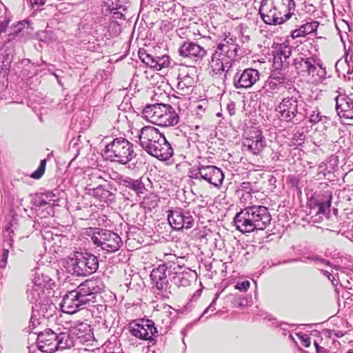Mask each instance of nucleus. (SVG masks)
Listing matches in <instances>:
<instances>
[{"label":"nucleus","instance_id":"obj_58","mask_svg":"<svg viewBox=\"0 0 353 353\" xmlns=\"http://www.w3.org/2000/svg\"><path fill=\"white\" fill-rule=\"evenodd\" d=\"M299 261V259H291V260L288 261V262H294V261Z\"/></svg>","mask_w":353,"mask_h":353},{"label":"nucleus","instance_id":"obj_5","mask_svg":"<svg viewBox=\"0 0 353 353\" xmlns=\"http://www.w3.org/2000/svg\"><path fill=\"white\" fill-rule=\"evenodd\" d=\"M66 271L76 276H86L95 272L99 268L97 257L88 252L71 253L65 262Z\"/></svg>","mask_w":353,"mask_h":353},{"label":"nucleus","instance_id":"obj_55","mask_svg":"<svg viewBox=\"0 0 353 353\" xmlns=\"http://www.w3.org/2000/svg\"><path fill=\"white\" fill-rule=\"evenodd\" d=\"M314 347H315V349H316V352H317L318 350H320V348L321 347V346H320L317 342H314Z\"/></svg>","mask_w":353,"mask_h":353},{"label":"nucleus","instance_id":"obj_24","mask_svg":"<svg viewBox=\"0 0 353 353\" xmlns=\"http://www.w3.org/2000/svg\"><path fill=\"white\" fill-rule=\"evenodd\" d=\"M326 69L323 65L322 61L315 57L309 68V70L306 76L309 77V81L312 83H321L326 78Z\"/></svg>","mask_w":353,"mask_h":353},{"label":"nucleus","instance_id":"obj_62","mask_svg":"<svg viewBox=\"0 0 353 353\" xmlns=\"http://www.w3.org/2000/svg\"><path fill=\"white\" fill-rule=\"evenodd\" d=\"M283 325H285V323H281V324H280V326H282Z\"/></svg>","mask_w":353,"mask_h":353},{"label":"nucleus","instance_id":"obj_1","mask_svg":"<svg viewBox=\"0 0 353 353\" xmlns=\"http://www.w3.org/2000/svg\"><path fill=\"white\" fill-rule=\"evenodd\" d=\"M271 220L272 216L268 208L253 205L238 212L234 216V224L237 230L245 234L265 230Z\"/></svg>","mask_w":353,"mask_h":353},{"label":"nucleus","instance_id":"obj_2","mask_svg":"<svg viewBox=\"0 0 353 353\" xmlns=\"http://www.w3.org/2000/svg\"><path fill=\"white\" fill-rule=\"evenodd\" d=\"M139 144L149 154L161 161L172 157L174 151L165 136L154 127L145 126L139 134Z\"/></svg>","mask_w":353,"mask_h":353},{"label":"nucleus","instance_id":"obj_48","mask_svg":"<svg viewBox=\"0 0 353 353\" xmlns=\"http://www.w3.org/2000/svg\"><path fill=\"white\" fill-rule=\"evenodd\" d=\"M250 285V283L249 281H243L241 282H238L235 285V288L240 291H246Z\"/></svg>","mask_w":353,"mask_h":353},{"label":"nucleus","instance_id":"obj_43","mask_svg":"<svg viewBox=\"0 0 353 353\" xmlns=\"http://www.w3.org/2000/svg\"><path fill=\"white\" fill-rule=\"evenodd\" d=\"M305 135L303 130L296 131L293 135V140L296 143V144L300 145L301 142L305 140Z\"/></svg>","mask_w":353,"mask_h":353},{"label":"nucleus","instance_id":"obj_46","mask_svg":"<svg viewBox=\"0 0 353 353\" xmlns=\"http://www.w3.org/2000/svg\"><path fill=\"white\" fill-rule=\"evenodd\" d=\"M350 50L346 51L345 54V61L348 66V70L347 72V74H352L353 72V68H350V62L352 63V55H350Z\"/></svg>","mask_w":353,"mask_h":353},{"label":"nucleus","instance_id":"obj_56","mask_svg":"<svg viewBox=\"0 0 353 353\" xmlns=\"http://www.w3.org/2000/svg\"><path fill=\"white\" fill-rule=\"evenodd\" d=\"M53 75H54V76L56 77V79H57L59 84L61 85L62 83H61V81L59 79V77H58V75H57V74H54V73L53 74Z\"/></svg>","mask_w":353,"mask_h":353},{"label":"nucleus","instance_id":"obj_47","mask_svg":"<svg viewBox=\"0 0 353 353\" xmlns=\"http://www.w3.org/2000/svg\"><path fill=\"white\" fill-rule=\"evenodd\" d=\"M281 80H283V79H281L279 77L278 78H271L267 83V85L270 88L271 90H275L277 86V81L279 83H282L283 81H281Z\"/></svg>","mask_w":353,"mask_h":353},{"label":"nucleus","instance_id":"obj_44","mask_svg":"<svg viewBox=\"0 0 353 353\" xmlns=\"http://www.w3.org/2000/svg\"><path fill=\"white\" fill-rule=\"evenodd\" d=\"M219 293H216L214 296V298L213 299L212 303H210V305L204 310V312H203L202 314V316H205V314H207L208 313L209 311L213 312L214 311H215L216 310V307H215V303H216V301H217V299H219Z\"/></svg>","mask_w":353,"mask_h":353},{"label":"nucleus","instance_id":"obj_25","mask_svg":"<svg viewBox=\"0 0 353 353\" xmlns=\"http://www.w3.org/2000/svg\"><path fill=\"white\" fill-rule=\"evenodd\" d=\"M60 306L61 310L67 314H74L84 307L72 290L63 296Z\"/></svg>","mask_w":353,"mask_h":353},{"label":"nucleus","instance_id":"obj_22","mask_svg":"<svg viewBox=\"0 0 353 353\" xmlns=\"http://www.w3.org/2000/svg\"><path fill=\"white\" fill-rule=\"evenodd\" d=\"M292 50V47L285 43H283L279 46L273 58V66L276 70L288 67Z\"/></svg>","mask_w":353,"mask_h":353},{"label":"nucleus","instance_id":"obj_51","mask_svg":"<svg viewBox=\"0 0 353 353\" xmlns=\"http://www.w3.org/2000/svg\"><path fill=\"white\" fill-rule=\"evenodd\" d=\"M46 0H30L32 6H42L45 3Z\"/></svg>","mask_w":353,"mask_h":353},{"label":"nucleus","instance_id":"obj_53","mask_svg":"<svg viewBox=\"0 0 353 353\" xmlns=\"http://www.w3.org/2000/svg\"><path fill=\"white\" fill-rule=\"evenodd\" d=\"M316 353H327V350L325 347H321L320 350H317Z\"/></svg>","mask_w":353,"mask_h":353},{"label":"nucleus","instance_id":"obj_34","mask_svg":"<svg viewBox=\"0 0 353 353\" xmlns=\"http://www.w3.org/2000/svg\"><path fill=\"white\" fill-rule=\"evenodd\" d=\"M314 58V57H300L296 58L294 60V65L298 73L301 74L303 76H306Z\"/></svg>","mask_w":353,"mask_h":353},{"label":"nucleus","instance_id":"obj_16","mask_svg":"<svg viewBox=\"0 0 353 353\" xmlns=\"http://www.w3.org/2000/svg\"><path fill=\"white\" fill-rule=\"evenodd\" d=\"M138 54L143 63L158 71L170 65V59L168 55L154 56L148 53L145 49H139Z\"/></svg>","mask_w":353,"mask_h":353},{"label":"nucleus","instance_id":"obj_59","mask_svg":"<svg viewBox=\"0 0 353 353\" xmlns=\"http://www.w3.org/2000/svg\"><path fill=\"white\" fill-rule=\"evenodd\" d=\"M289 337H290V339H292V340H293V339H294V338H293L292 335H291V334H290Z\"/></svg>","mask_w":353,"mask_h":353},{"label":"nucleus","instance_id":"obj_26","mask_svg":"<svg viewBox=\"0 0 353 353\" xmlns=\"http://www.w3.org/2000/svg\"><path fill=\"white\" fill-rule=\"evenodd\" d=\"M164 106V103L147 105L143 110V114L150 122L159 125V120L163 116Z\"/></svg>","mask_w":353,"mask_h":353},{"label":"nucleus","instance_id":"obj_32","mask_svg":"<svg viewBox=\"0 0 353 353\" xmlns=\"http://www.w3.org/2000/svg\"><path fill=\"white\" fill-rule=\"evenodd\" d=\"M323 196V199H315L314 203H315L319 208L317 214H326L330 211L332 200V194L331 192L327 191Z\"/></svg>","mask_w":353,"mask_h":353},{"label":"nucleus","instance_id":"obj_28","mask_svg":"<svg viewBox=\"0 0 353 353\" xmlns=\"http://www.w3.org/2000/svg\"><path fill=\"white\" fill-rule=\"evenodd\" d=\"M119 183L134 192L137 195L142 194L145 190V185L141 179H133L128 176H121L119 178Z\"/></svg>","mask_w":353,"mask_h":353},{"label":"nucleus","instance_id":"obj_9","mask_svg":"<svg viewBox=\"0 0 353 353\" xmlns=\"http://www.w3.org/2000/svg\"><path fill=\"white\" fill-rule=\"evenodd\" d=\"M183 266L179 263H172L169 266L159 265L152 270L150 274V279L152 283L159 290V294L161 293L165 298H168L170 294H171L170 285L168 283L166 271H168L170 278L172 280V276H177L178 273H181L183 271Z\"/></svg>","mask_w":353,"mask_h":353},{"label":"nucleus","instance_id":"obj_63","mask_svg":"<svg viewBox=\"0 0 353 353\" xmlns=\"http://www.w3.org/2000/svg\"><path fill=\"white\" fill-rule=\"evenodd\" d=\"M347 353H353V352H348Z\"/></svg>","mask_w":353,"mask_h":353},{"label":"nucleus","instance_id":"obj_17","mask_svg":"<svg viewBox=\"0 0 353 353\" xmlns=\"http://www.w3.org/2000/svg\"><path fill=\"white\" fill-rule=\"evenodd\" d=\"M58 201V196L52 192H43L36 194L32 199V204L35 210L43 208L47 214L54 213L53 206Z\"/></svg>","mask_w":353,"mask_h":353},{"label":"nucleus","instance_id":"obj_41","mask_svg":"<svg viewBox=\"0 0 353 353\" xmlns=\"http://www.w3.org/2000/svg\"><path fill=\"white\" fill-rule=\"evenodd\" d=\"M305 259L309 260L310 261L314 262L315 264L322 266L323 265H330V262L316 256V255H310L308 256L305 257Z\"/></svg>","mask_w":353,"mask_h":353},{"label":"nucleus","instance_id":"obj_45","mask_svg":"<svg viewBox=\"0 0 353 353\" xmlns=\"http://www.w3.org/2000/svg\"><path fill=\"white\" fill-rule=\"evenodd\" d=\"M298 337L300 339L301 344L305 347H308L310 345V339L308 335L305 334L299 333L297 334Z\"/></svg>","mask_w":353,"mask_h":353},{"label":"nucleus","instance_id":"obj_29","mask_svg":"<svg viewBox=\"0 0 353 353\" xmlns=\"http://www.w3.org/2000/svg\"><path fill=\"white\" fill-rule=\"evenodd\" d=\"M86 189L90 194L97 198L100 201L108 203L114 199L113 194L102 185H99L95 188L87 187Z\"/></svg>","mask_w":353,"mask_h":353},{"label":"nucleus","instance_id":"obj_54","mask_svg":"<svg viewBox=\"0 0 353 353\" xmlns=\"http://www.w3.org/2000/svg\"><path fill=\"white\" fill-rule=\"evenodd\" d=\"M115 10H116V8H110L111 12H112L114 14H119V12H116ZM119 14L121 16H122V14L119 13Z\"/></svg>","mask_w":353,"mask_h":353},{"label":"nucleus","instance_id":"obj_27","mask_svg":"<svg viewBox=\"0 0 353 353\" xmlns=\"http://www.w3.org/2000/svg\"><path fill=\"white\" fill-rule=\"evenodd\" d=\"M159 125L171 126L178 123L179 117L175 110L168 104H165Z\"/></svg>","mask_w":353,"mask_h":353},{"label":"nucleus","instance_id":"obj_39","mask_svg":"<svg viewBox=\"0 0 353 353\" xmlns=\"http://www.w3.org/2000/svg\"><path fill=\"white\" fill-rule=\"evenodd\" d=\"M46 165V159L41 160L38 169L32 173L31 177L33 179H40L45 172Z\"/></svg>","mask_w":353,"mask_h":353},{"label":"nucleus","instance_id":"obj_6","mask_svg":"<svg viewBox=\"0 0 353 353\" xmlns=\"http://www.w3.org/2000/svg\"><path fill=\"white\" fill-rule=\"evenodd\" d=\"M305 103L299 101L297 95L288 96L282 99L276 106L278 117L286 123L296 124L306 117Z\"/></svg>","mask_w":353,"mask_h":353},{"label":"nucleus","instance_id":"obj_36","mask_svg":"<svg viewBox=\"0 0 353 353\" xmlns=\"http://www.w3.org/2000/svg\"><path fill=\"white\" fill-rule=\"evenodd\" d=\"M305 118H308L309 122L312 124H316L319 122H322L323 123H326L330 120L327 117H326L325 115H322L318 108H316L314 110L312 111L311 112H307Z\"/></svg>","mask_w":353,"mask_h":353},{"label":"nucleus","instance_id":"obj_13","mask_svg":"<svg viewBox=\"0 0 353 353\" xmlns=\"http://www.w3.org/2000/svg\"><path fill=\"white\" fill-rule=\"evenodd\" d=\"M168 221L175 230L190 229L194 222L190 211L179 208L168 212Z\"/></svg>","mask_w":353,"mask_h":353},{"label":"nucleus","instance_id":"obj_35","mask_svg":"<svg viewBox=\"0 0 353 353\" xmlns=\"http://www.w3.org/2000/svg\"><path fill=\"white\" fill-rule=\"evenodd\" d=\"M192 273L189 270L178 273L177 276H172V281L178 287H187L190 285Z\"/></svg>","mask_w":353,"mask_h":353},{"label":"nucleus","instance_id":"obj_15","mask_svg":"<svg viewBox=\"0 0 353 353\" xmlns=\"http://www.w3.org/2000/svg\"><path fill=\"white\" fill-rule=\"evenodd\" d=\"M130 332L139 339L152 341L157 334V329L152 321L141 319L139 323L130 325Z\"/></svg>","mask_w":353,"mask_h":353},{"label":"nucleus","instance_id":"obj_38","mask_svg":"<svg viewBox=\"0 0 353 353\" xmlns=\"http://www.w3.org/2000/svg\"><path fill=\"white\" fill-rule=\"evenodd\" d=\"M12 61V55L4 50H0V72L8 70Z\"/></svg>","mask_w":353,"mask_h":353},{"label":"nucleus","instance_id":"obj_60","mask_svg":"<svg viewBox=\"0 0 353 353\" xmlns=\"http://www.w3.org/2000/svg\"><path fill=\"white\" fill-rule=\"evenodd\" d=\"M284 332H283V334L284 335H286V331L285 330V329H283Z\"/></svg>","mask_w":353,"mask_h":353},{"label":"nucleus","instance_id":"obj_14","mask_svg":"<svg viewBox=\"0 0 353 353\" xmlns=\"http://www.w3.org/2000/svg\"><path fill=\"white\" fill-rule=\"evenodd\" d=\"M260 79L259 72L254 68H246L239 70L233 77V85L235 88L248 89L252 88Z\"/></svg>","mask_w":353,"mask_h":353},{"label":"nucleus","instance_id":"obj_3","mask_svg":"<svg viewBox=\"0 0 353 353\" xmlns=\"http://www.w3.org/2000/svg\"><path fill=\"white\" fill-rule=\"evenodd\" d=\"M294 0H262L259 13L265 23L281 25L295 15Z\"/></svg>","mask_w":353,"mask_h":353},{"label":"nucleus","instance_id":"obj_52","mask_svg":"<svg viewBox=\"0 0 353 353\" xmlns=\"http://www.w3.org/2000/svg\"><path fill=\"white\" fill-rule=\"evenodd\" d=\"M164 314L166 316L170 318L171 315L172 314V312L171 311L173 310L170 306L167 305L166 307H164Z\"/></svg>","mask_w":353,"mask_h":353},{"label":"nucleus","instance_id":"obj_18","mask_svg":"<svg viewBox=\"0 0 353 353\" xmlns=\"http://www.w3.org/2000/svg\"><path fill=\"white\" fill-rule=\"evenodd\" d=\"M335 110L340 118L353 119V98L350 95L339 94L334 98Z\"/></svg>","mask_w":353,"mask_h":353},{"label":"nucleus","instance_id":"obj_23","mask_svg":"<svg viewBox=\"0 0 353 353\" xmlns=\"http://www.w3.org/2000/svg\"><path fill=\"white\" fill-rule=\"evenodd\" d=\"M177 89L181 95L189 94L195 86L196 80L193 73L181 71L177 77Z\"/></svg>","mask_w":353,"mask_h":353},{"label":"nucleus","instance_id":"obj_20","mask_svg":"<svg viewBox=\"0 0 353 353\" xmlns=\"http://www.w3.org/2000/svg\"><path fill=\"white\" fill-rule=\"evenodd\" d=\"M63 332L69 335L72 347L74 346L77 340L79 343H83L88 341L91 337L90 325L85 323H79L77 325L72 327L70 330Z\"/></svg>","mask_w":353,"mask_h":353},{"label":"nucleus","instance_id":"obj_61","mask_svg":"<svg viewBox=\"0 0 353 353\" xmlns=\"http://www.w3.org/2000/svg\"><path fill=\"white\" fill-rule=\"evenodd\" d=\"M284 332H283V334L284 335H286V331L285 330V329H283Z\"/></svg>","mask_w":353,"mask_h":353},{"label":"nucleus","instance_id":"obj_12","mask_svg":"<svg viewBox=\"0 0 353 353\" xmlns=\"http://www.w3.org/2000/svg\"><path fill=\"white\" fill-rule=\"evenodd\" d=\"M103 288V283L100 279L92 278L81 283L72 291L85 306L90 302L94 303L95 295L102 292Z\"/></svg>","mask_w":353,"mask_h":353},{"label":"nucleus","instance_id":"obj_30","mask_svg":"<svg viewBox=\"0 0 353 353\" xmlns=\"http://www.w3.org/2000/svg\"><path fill=\"white\" fill-rule=\"evenodd\" d=\"M27 296L29 301L37 306V303L40 304L46 297L43 289L34 284L27 290Z\"/></svg>","mask_w":353,"mask_h":353},{"label":"nucleus","instance_id":"obj_37","mask_svg":"<svg viewBox=\"0 0 353 353\" xmlns=\"http://www.w3.org/2000/svg\"><path fill=\"white\" fill-rule=\"evenodd\" d=\"M34 284L42 289H49L54 285V282L47 274L42 273L41 275L38 274V276H35Z\"/></svg>","mask_w":353,"mask_h":353},{"label":"nucleus","instance_id":"obj_49","mask_svg":"<svg viewBox=\"0 0 353 353\" xmlns=\"http://www.w3.org/2000/svg\"><path fill=\"white\" fill-rule=\"evenodd\" d=\"M321 271L323 274V275L325 276L332 282V283L334 285L337 284V283H334V278L330 272H328L327 270H321Z\"/></svg>","mask_w":353,"mask_h":353},{"label":"nucleus","instance_id":"obj_57","mask_svg":"<svg viewBox=\"0 0 353 353\" xmlns=\"http://www.w3.org/2000/svg\"><path fill=\"white\" fill-rule=\"evenodd\" d=\"M242 305H243V302L241 300H239V301L238 302V306L241 307Z\"/></svg>","mask_w":353,"mask_h":353},{"label":"nucleus","instance_id":"obj_10","mask_svg":"<svg viewBox=\"0 0 353 353\" xmlns=\"http://www.w3.org/2000/svg\"><path fill=\"white\" fill-rule=\"evenodd\" d=\"M91 241L97 248L108 253L118 251L123 245L121 238L117 233L101 228L94 229Z\"/></svg>","mask_w":353,"mask_h":353},{"label":"nucleus","instance_id":"obj_4","mask_svg":"<svg viewBox=\"0 0 353 353\" xmlns=\"http://www.w3.org/2000/svg\"><path fill=\"white\" fill-rule=\"evenodd\" d=\"M239 46L232 39H225L218 44L215 52L211 57L210 66L214 74L228 72L237 56Z\"/></svg>","mask_w":353,"mask_h":353},{"label":"nucleus","instance_id":"obj_40","mask_svg":"<svg viewBox=\"0 0 353 353\" xmlns=\"http://www.w3.org/2000/svg\"><path fill=\"white\" fill-rule=\"evenodd\" d=\"M9 256V250L3 248L0 253V268L5 269L8 263V259Z\"/></svg>","mask_w":353,"mask_h":353},{"label":"nucleus","instance_id":"obj_42","mask_svg":"<svg viewBox=\"0 0 353 353\" xmlns=\"http://www.w3.org/2000/svg\"><path fill=\"white\" fill-rule=\"evenodd\" d=\"M172 263H178V257L172 254H167L165 255V261L161 265H166V266H169Z\"/></svg>","mask_w":353,"mask_h":353},{"label":"nucleus","instance_id":"obj_8","mask_svg":"<svg viewBox=\"0 0 353 353\" xmlns=\"http://www.w3.org/2000/svg\"><path fill=\"white\" fill-rule=\"evenodd\" d=\"M104 156L107 160L112 162L125 165L136 156V154L132 143L125 138L119 137L105 146Z\"/></svg>","mask_w":353,"mask_h":353},{"label":"nucleus","instance_id":"obj_19","mask_svg":"<svg viewBox=\"0 0 353 353\" xmlns=\"http://www.w3.org/2000/svg\"><path fill=\"white\" fill-rule=\"evenodd\" d=\"M243 147L252 154L259 155L265 147V137L261 132H254L250 137L244 139Z\"/></svg>","mask_w":353,"mask_h":353},{"label":"nucleus","instance_id":"obj_21","mask_svg":"<svg viewBox=\"0 0 353 353\" xmlns=\"http://www.w3.org/2000/svg\"><path fill=\"white\" fill-rule=\"evenodd\" d=\"M179 54L183 57L195 58L196 60L204 57L207 51L201 46L193 41H185L179 49Z\"/></svg>","mask_w":353,"mask_h":353},{"label":"nucleus","instance_id":"obj_33","mask_svg":"<svg viewBox=\"0 0 353 353\" xmlns=\"http://www.w3.org/2000/svg\"><path fill=\"white\" fill-rule=\"evenodd\" d=\"M32 309L39 312L46 318L52 316L56 311L55 305L47 298L40 304L37 303V306H32Z\"/></svg>","mask_w":353,"mask_h":353},{"label":"nucleus","instance_id":"obj_7","mask_svg":"<svg viewBox=\"0 0 353 353\" xmlns=\"http://www.w3.org/2000/svg\"><path fill=\"white\" fill-rule=\"evenodd\" d=\"M37 344L39 350L46 353L72 347V341L68 334H63V332L58 334L50 329L46 330L38 334Z\"/></svg>","mask_w":353,"mask_h":353},{"label":"nucleus","instance_id":"obj_31","mask_svg":"<svg viewBox=\"0 0 353 353\" xmlns=\"http://www.w3.org/2000/svg\"><path fill=\"white\" fill-rule=\"evenodd\" d=\"M319 26L317 21H306L299 26V28L292 32V38L305 37L316 30Z\"/></svg>","mask_w":353,"mask_h":353},{"label":"nucleus","instance_id":"obj_11","mask_svg":"<svg viewBox=\"0 0 353 353\" xmlns=\"http://www.w3.org/2000/svg\"><path fill=\"white\" fill-rule=\"evenodd\" d=\"M189 176L198 181L203 180L216 188H219L224 179V174L220 168L201 163L190 170Z\"/></svg>","mask_w":353,"mask_h":353},{"label":"nucleus","instance_id":"obj_50","mask_svg":"<svg viewBox=\"0 0 353 353\" xmlns=\"http://www.w3.org/2000/svg\"><path fill=\"white\" fill-rule=\"evenodd\" d=\"M228 111L230 115H234L235 114V104L234 103H229L227 106Z\"/></svg>","mask_w":353,"mask_h":353}]
</instances>
